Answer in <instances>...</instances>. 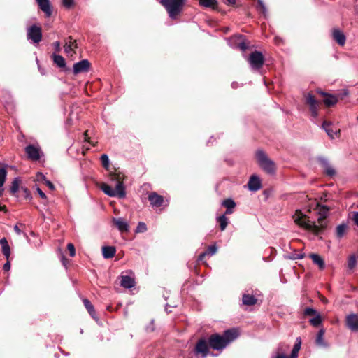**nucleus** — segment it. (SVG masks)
I'll list each match as a JSON object with an SVG mask.
<instances>
[{"label": "nucleus", "mask_w": 358, "mask_h": 358, "mask_svg": "<svg viewBox=\"0 0 358 358\" xmlns=\"http://www.w3.org/2000/svg\"><path fill=\"white\" fill-rule=\"evenodd\" d=\"M222 204L223 206L226 207V208H234L236 206V203L231 199L224 200Z\"/></svg>", "instance_id": "e433bc0d"}, {"label": "nucleus", "mask_w": 358, "mask_h": 358, "mask_svg": "<svg viewBox=\"0 0 358 358\" xmlns=\"http://www.w3.org/2000/svg\"><path fill=\"white\" fill-rule=\"evenodd\" d=\"M14 231H15L16 234H17L18 235L21 234H22V231L20 229V228L18 227L17 225H15L14 227Z\"/></svg>", "instance_id": "052dcab7"}, {"label": "nucleus", "mask_w": 358, "mask_h": 358, "mask_svg": "<svg viewBox=\"0 0 358 358\" xmlns=\"http://www.w3.org/2000/svg\"><path fill=\"white\" fill-rule=\"evenodd\" d=\"M322 127L330 138L334 139L337 136L338 131L336 129H334L331 122L324 121Z\"/></svg>", "instance_id": "6ab92c4d"}, {"label": "nucleus", "mask_w": 358, "mask_h": 358, "mask_svg": "<svg viewBox=\"0 0 358 358\" xmlns=\"http://www.w3.org/2000/svg\"><path fill=\"white\" fill-rule=\"evenodd\" d=\"M115 179H116V177L115 176H111V180H115Z\"/></svg>", "instance_id": "774afa93"}, {"label": "nucleus", "mask_w": 358, "mask_h": 358, "mask_svg": "<svg viewBox=\"0 0 358 358\" xmlns=\"http://www.w3.org/2000/svg\"><path fill=\"white\" fill-rule=\"evenodd\" d=\"M83 303H84V306L86 308V309L87 310L89 314L93 317V318H96V312H95V310L94 308V306L91 303V302L87 299H83Z\"/></svg>", "instance_id": "c756f323"}, {"label": "nucleus", "mask_w": 358, "mask_h": 358, "mask_svg": "<svg viewBox=\"0 0 358 358\" xmlns=\"http://www.w3.org/2000/svg\"><path fill=\"white\" fill-rule=\"evenodd\" d=\"M320 162L324 169L325 173L329 176H333L335 175L336 171L333 166L330 164L329 161L325 158H321Z\"/></svg>", "instance_id": "a211bd4d"}, {"label": "nucleus", "mask_w": 358, "mask_h": 358, "mask_svg": "<svg viewBox=\"0 0 358 358\" xmlns=\"http://www.w3.org/2000/svg\"><path fill=\"white\" fill-rule=\"evenodd\" d=\"M353 220H354L355 223L356 224V225L358 227V212H356L354 214Z\"/></svg>", "instance_id": "13d9d810"}, {"label": "nucleus", "mask_w": 358, "mask_h": 358, "mask_svg": "<svg viewBox=\"0 0 358 358\" xmlns=\"http://www.w3.org/2000/svg\"><path fill=\"white\" fill-rule=\"evenodd\" d=\"M27 37L33 43H38L42 39L41 28L36 24H33L28 27L27 29Z\"/></svg>", "instance_id": "0eeeda50"}, {"label": "nucleus", "mask_w": 358, "mask_h": 358, "mask_svg": "<svg viewBox=\"0 0 358 358\" xmlns=\"http://www.w3.org/2000/svg\"><path fill=\"white\" fill-rule=\"evenodd\" d=\"M304 315H306V316H310V315H316V314H318V313L313 308H306L305 310H304Z\"/></svg>", "instance_id": "a18cd8bd"}, {"label": "nucleus", "mask_w": 358, "mask_h": 358, "mask_svg": "<svg viewBox=\"0 0 358 358\" xmlns=\"http://www.w3.org/2000/svg\"><path fill=\"white\" fill-rule=\"evenodd\" d=\"M256 157L260 167L267 173L273 175L275 173V164L270 159L263 150H257Z\"/></svg>", "instance_id": "39448f33"}, {"label": "nucleus", "mask_w": 358, "mask_h": 358, "mask_svg": "<svg viewBox=\"0 0 358 358\" xmlns=\"http://www.w3.org/2000/svg\"><path fill=\"white\" fill-rule=\"evenodd\" d=\"M208 353V344L205 339H200L195 346V354L198 358H206Z\"/></svg>", "instance_id": "1a4fd4ad"}, {"label": "nucleus", "mask_w": 358, "mask_h": 358, "mask_svg": "<svg viewBox=\"0 0 358 358\" xmlns=\"http://www.w3.org/2000/svg\"><path fill=\"white\" fill-rule=\"evenodd\" d=\"M357 264V259L355 255H351L348 260V267L349 269H353Z\"/></svg>", "instance_id": "58836bf2"}, {"label": "nucleus", "mask_w": 358, "mask_h": 358, "mask_svg": "<svg viewBox=\"0 0 358 358\" xmlns=\"http://www.w3.org/2000/svg\"><path fill=\"white\" fill-rule=\"evenodd\" d=\"M7 176V171L5 168L0 169V187H2L5 182Z\"/></svg>", "instance_id": "4c0bfd02"}, {"label": "nucleus", "mask_w": 358, "mask_h": 358, "mask_svg": "<svg viewBox=\"0 0 358 358\" xmlns=\"http://www.w3.org/2000/svg\"><path fill=\"white\" fill-rule=\"evenodd\" d=\"M101 161L103 166L108 169L109 167L110 162L108 156L106 154H103L101 156Z\"/></svg>", "instance_id": "ea45409f"}, {"label": "nucleus", "mask_w": 358, "mask_h": 358, "mask_svg": "<svg viewBox=\"0 0 358 358\" xmlns=\"http://www.w3.org/2000/svg\"><path fill=\"white\" fill-rule=\"evenodd\" d=\"M186 0H160L171 19L175 20L182 13Z\"/></svg>", "instance_id": "7ed1b4c3"}, {"label": "nucleus", "mask_w": 358, "mask_h": 358, "mask_svg": "<svg viewBox=\"0 0 358 358\" xmlns=\"http://www.w3.org/2000/svg\"><path fill=\"white\" fill-rule=\"evenodd\" d=\"M227 3L229 5H233L236 3V0H226Z\"/></svg>", "instance_id": "0e129e2a"}, {"label": "nucleus", "mask_w": 358, "mask_h": 358, "mask_svg": "<svg viewBox=\"0 0 358 358\" xmlns=\"http://www.w3.org/2000/svg\"><path fill=\"white\" fill-rule=\"evenodd\" d=\"M250 190L256 192L261 188V181L257 176H252L247 184Z\"/></svg>", "instance_id": "f3484780"}, {"label": "nucleus", "mask_w": 358, "mask_h": 358, "mask_svg": "<svg viewBox=\"0 0 358 358\" xmlns=\"http://www.w3.org/2000/svg\"><path fill=\"white\" fill-rule=\"evenodd\" d=\"M294 222L299 227L312 231L314 234L318 235L322 229L311 222L309 217L300 210H296L292 216Z\"/></svg>", "instance_id": "f03ea898"}, {"label": "nucleus", "mask_w": 358, "mask_h": 358, "mask_svg": "<svg viewBox=\"0 0 358 358\" xmlns=\"http://www.w3.org/2000/svg\"><path fill=\"white\" fill-rule=\"evenodd\" d=\"M117 182L115 185V188L113 189L110 185L103 183L101 186V189L108 196L112 197H118L123 199L126 196L125 188L122 181L118 178Z\"/></svg>", "instance_id": "20e7f679"}, {"label": "nucleus", "mask_w": 358, "mask_h": 358, "mask_svg": "<svg viewBox=\"0 0 358 358\" xmlns=\"http://www.w3.org/2000/svg\"><path fill=\"white\" fill-rule=\"evenodd\" d=\"M40 9L45 13L47 17L52 15V8L49 0H36Z\"/></svg>", "instance_id": "4468645a"}, {"label": "nucleus", "mask_w": 358, "mask_h": 358, "mask_svg": "<svg viewBox=\"0 0 358 358\" xmlns=\"http://www.w3.org/2000/svg\"><path fill=\"white\" fill-rule=\"evenodd\" d=\"M232 213H233V208H227L225 213L223 215H225V216H226L227 215L231 214Z\"/></svg>", "instance_id": "680f3d73"}, {"label": "nucleus", "mask_w": 358, "mask_h": 358, "mask_svg": "<svg viewBox=\"0 0 358 358\" xmlns=\"http://www.w3.org/2000/svg\"><path fill=\"white\" fill-rule=\"evenodd\" d=\"M84 136H85V141L90 143L89 141V137L87 136V131L85 132Z\"/></svg>", "instance_id": "69168bd1"}, {"label": "nucleus", "mask_w": 358, "mask_h": 358, "mask_svg": "<svg viewBox=\"0 0 358 358\" xmlns=\"http://www.w3.org/2000/svg\"><path fill=\"white\" fill-rule=\"evenodd\" d=\"M53 61L55 64H57V66L60 68H64L66 66L65 60L64 57L61 55L53 54L52 55Z\"/></svg>", "instance_id": "7c9ffc66"}, {"label": "nucleus", "mask_w": 358, "mask_h": 358, "mask_svg": "<svg viewBox=\"0 0 358 358\" xmlns=\"http://www.w3.org/2000/svg\"><path fill=\"white\" fill-rule=\"evenodd\" d=\"M20 189V180L18 178H14L10 187L11 194L15 196L17 191Z\"/></svg>", "instance_id": "473e14b6"}, {"label": "nucleus", "mask_w": 358, "mask_h": 358, "mask_svg": "<svg viewBox=\"0 0 358 358\" xmlns=\"http://www.w3.org/2000/svg\"><path fill=\"white\" fill-rule=\"evenodd\" d=\"M53 46H54V48H55V50L57 52H60L61 50V47H60V43L59 41H55L54 43H53Z\"/></svg>", "instance_id": "6e6d98bb"}, {"label": "nucleus", "mask_w": 358, "mask_h": 358, "mask_svg": "<svg viewBox=\"0 0 358 358\" xmlns=\"http://www.w3.org/2000/svg\"><path fill=\"white\" fill-rule=\"evenodd\" d=\"M346 229H347L346 224H339L336 227V230L337 237L339 238H342L344 236V234L346 231Z\"/></svg>", "instance_id": "72a5a7b5"}, {"label": "nucleus", "mask_w": 358, "mask_h": 358, "mask_svg": "<svg viewBox=\"0 0 358 358\" xmlns=\"http://www.w3.org/2000/svg\"><path fill=\"white\" fill-rule=\"evenodd\" d=\"M148 200L153 207H160L164 203L163 196L156 192H151L148 195Z\"/></svg>", "instance_id": "ddd939ff"}, {"label": "nucleus", "mask_w": 358, "mask_h": 358, "mask_svg": "<svg viewBox=\"0 0 358 358\" xmlns=\"http://www.w3.org/2000/svg\"><path fill=\"white\" fill-rule=\"evenodd\" d=\"M78 48V45L76 41H73L71 36L68 37L65 40L64 51L67 55H72L74 52L73 50Z\"/></svg>", "instance_id": "2eb2a0df"}, {"label": "nucleus", "mask_w": 358, "mask_h": 358, "mask_svg": "<svg viewBox=\"0 0 358 358\" xmlns=\"http://www.w3.org/2000/svg\"><path fill=\"white\" fill-rule=\"evenodd\" d=\"M21 190L24 192V196L25 199H28L30 197L31 194L29 191L26 187H21Z\"/></svg>", "instance_id": "603ef678"}, {"label": "nucleus", "mask_w": 358, "mask_h": 358, "mask_svg": "<svg viewBox=\"0 0 358 358\" xmlns=\"http://www.w3.org/2000/svg\"><path fill=\"white\" fill-rule=\"evenodd\" d=\"M322 94L325 96L323 101L326 106L329 107L332 106L338 102V99L336 96L323 92Z\"/></svg>", "instance_id": "a878e982"}, {"label": "nucleus", "mask_w": 358, "mask_h": 358, "mask_svg": "<svg viewBox=\"0 0 358 358\" xmlns=\"http://www.w3.org/2000/svg\"><path fill=\"white\" fill-rule=\"evenodd\" d=\"M217 250V248L215 245H210L205 252H203L199 255L198 259L199 261H202L203 259V258L205 257V256H206V255L212 256L216 253Z\"/></svg>", "instance_id": "bb28decb"}, {"label": "nucleus", "mask_w": 358, "mask_h": 358, "mask_svg": "<svg viewBox=\"0 0 358 358\" xmlns=\"http://www.w3.org/2000/svg\"><path fill=\"white\" fill-rule=\"evenodd\" d=\"M199 3L205 8H215L217 5V0H199Z\"/></svg>", "instance_id": "2f4dec72"}, {"label": "nucleus", "mask_w": 358, "mask_h": 358, "mask_svg": "<svg viewBox=\"0 0 358 358\" xmlns=\"http://www.w3.org/2000/svg\"><path fill=\"white\" fill-rule=\"evenodd\" d=\"M10 268V264L8 261V259H7V262L4 264L3 266V269L5 271H8Z\"/></svg>", "instance_id": "4d7b16f0"}, {"label": "nucleus", "mask_w": 358, "mask_h": 358, "mask_svg": "<svg viewBox=\"0 0 358 358\" xmlns=\"http://www.w3.org/2000/svg\"><path fill=\"white\" fill-rule=\"evenodd\" d=\"M113 222L121 232H127L129 230L128 223L122 217H114Z\"/></svg>", "instance_id": "dca6fc26"}, {"label": "nucleus", "mask_w": 358, "mask_h": 358, "mask_svg": "<svg viewBox=\"0 0 358 358\" xmlns=\"http://www.w3.org/2000/svg\"><path fill=\"white\" fill-rule=\"evenodd\" d=\"M90 68V63L87 59H83L80 62L73 64V71L75 75L80 73L87 72Z\"/></svg>", "instance_id": "9d476101"}, {"label": "nucleus", "mask_w": 358, "mask_h": 358, "mask_svg": "<svg viewBox=\"0 0 358 358\" xmlns=\"http://www.w3.org/2000/svg\"><path fill=\"white\" fill-rule=\"evenodd\" d=\"M120 285L124 288L130 289L134 287L135 281L134 278L129 275H122L121 277Z\"/></svg>", "instance_id": "4be33fe9"}, {"label": "nucleus", "mask_w": 358, "mask_h": 358, "mask_svg": "<svg viewBox=\"0 0 358 358\" xmlns=\"http://www.w3.org/2000/svg\"><path fill=\"white\" fill-rule=\"evenodd\" d=\"M304 257H305V254L304 253H298L296 252H294L290 256H289V258L291 259L296 260V259H301Z\"/></svg>", "instance_id": "c03bdc74"}, {"label": "nucleus", "mask_w": 358, "mask_h": 358, "mask_svg": "<svg viewBox=\"0 0 358 358\" xmlns=\"http://www.w3.org/2000/svg\"><path fill=\"white\" fill-rule=\"evenodd\" d=\"M62 3L66 8H70L73 4V0H62Z\"/></svg>", "instance_id": "8fccbe9b"}, {"label": "nucleus", "mask_w": 358, "mask_h": 358, "mask_svg": "<svg viewBox=\"0 0 358 358\" xmlns=\"http://www.w3.org/2000/svg\"><path fill=\"white\" fill-rule=\"evenodd\" d=\"M328 211H329V208L327 206H321L319 210V214L320 215V218L327 217V216L328 215Z\"/></svg>", "instance_id": "a19ab883"}, {"label": "nucleus", "mask_w": 358, "mask_h": 358, "mask_svg": "<svg viewBox=\"0 0 358 358\" xmlns=\"http://www.w3.org/2000/svg\"><path fill=\"white\" fill-rule=\"evenodd\" d=\"M300 348L301 347H299V345H294L289 358H297Z\"/></svg>", "instance_id": "37998d69"}, {"label": "nucleus", "mask_w": 358, "mask_h": 358, "mask_svg": "<svg viewBox=\"0 0 358 358\" xmlns=\"http://www.w3.org/2000/svg\"><path fill=\"white\" fill-rule=\"evenodd\" d=\"M217 222L220 224V228L221 231L225 230L226 227L228 225L229 220L228 218L225 216V215H222L217 217Z\"/></svg>", "instance_id": "c85d7f7f"}, {"label": "nucleus", "mask_w": 358, "mask_h": 358, "mask_svg": "<svg viewBox=\"0 0 358 358\" xmlns=\"http://www.w3.org/2000/svg\"><path fill=\"white\" fill-rule=\"evenodd\" d=\"M36 178L38 181L44 182L46 180L45 176L42 173H38L36 174Z\"/></svg>", "instance_id": "3c124183"}, {"label": "nucleus", "mask_w": 358, "mask_h": 358, "mask_svg": "<svg viewBox=\"0 0 358 358\" xmlns=\"http://www.w3.org/2000/svg\"><path fill=\"white\" fill-rule=\"evenodd\" d=\"M334 39L340 45H344L346 41L345 34L339 29H335L332 32Z\"/></svg>", "instance_id": "412c9836"}, {"label": "nucleus", "mask_w": 358, "mask_h": 358, "mask_svg": "<svg viewBox=\"0 0 358 358\" xmlns=\"http://www.w3.org/2000/svg\"><path fill=\"white\" fill-rule=\"evenodd\" d=\"M238 336L236 329H229L224 332L223 335L213 334L209 337V346L214 350H223L230 342Z\"/></svg>", "instance_id": "f257e3e1"}, {"label": "nucleus", "mask_w": 358, "mask_h": 358, "mask_svg": "<svg viewBox=\"0 0 358 358\" xmlns=\"http://www.w3.org/2000/svg\"><path fill=\"white\" fill-rule=\"evenodd\" d=\"M229 42L231 45L236 46L243 51H245L248 48V44L241 36H234L229 40Z\"/></svg>", "instance_id": "9b49d317"}, {"label": "nucleus", "mask_w": 358, "mask_h": 358, "mask_svg": "<svg viewBox=\"0 0 358 358\" xmlns=\"http://www.w3.org/2000/svg\"><path fill=\"white\" fill-rule=\"evenodd\" d=\"M294 345H299V347H301V340L299 337L296 338V343Z\"/></svg>", "instance_id": "e2e57ef3"}, {"label": "nucleus", "mask_w": 358, "mask_h": 358, "mask_svg": "<svg viewBox=\"0 0 358 358\" xmlns=\"http://www.w3.org/2000/svg\"><path fill=\"white\" fill-rule=\"evenodd\" d=\"M310 323L311 324V325L315 327L320 326L322 323V317L320 314H316V315L314 317L311 318L310 320Z\"/></svg>", "instance_id": "f704fd0d"}, {"label": "nucleus", "mask_w": 358, "mask_h": 358, "mask_svg": "<svg viewBox=\"0 0 358 358\" xmlns=\"http://www.w3.org/2000/svg\"><path fill=\"white\" fill-rule=\"evenodd\" d=\"M36 191L41 199H45L47 198L45 194L39 187H37Z\"/></svg>", "instance_id": "5fc2aeb1"}, {"label": "nucleus", "mask_w": 358, "mask_h": 358, "mask_svg": "<svg viewBox=\"0 0 358 358\" xmlns=\"http://www.w3.org/2000/svg\"><path fill=\"white\" fill-rule=\"evenodd\" d=\"M317 108H318V105H315V106H310V112H311V115L313 117H317Z\"/></svg>", "instance_id": "09e8293b"}, {"label": "nucleus", "mask_w": 358, "mask_h": 358, "mask_svg": "<svg viewBox=\"0 0 358 358\" xmlns=\"http://www.w3.org/2000/svg\"><path fill=\"white\" fill-rule=\"evenodd\" d=\"M257 2H258V6H259L261 12L264 15H266L267 10H266V6L264 5V2L262 1V0H258Z\"/></svg>", "instance_id": "49530a36"}, {"label": "nucleus", "mask_w": 358, "mask_h": 358, "mask_svg": "<svg viewBox=\"0 0 358 358\" xmlns=\"http://www.w3.org/2000/svg\"><path fill=\"white\" fill-rule=\"evenodd\" d=\"M306 103L309 105V106L318 105V103H317V100L315 99L314 96L310 93H308L306 95Z\"/></svg>", "instance_id": "c9c22d12"}, {"label": "nucleus", "mask_w": 358, "mask_h": 358, "mask_svg": "<svg viewBox=\"0 0 358 358\" xmlns=\"http://www.w3.org/2000/svg\"><path fill=\"white\" fill-rule=\"evenodd\" d=\"M242 301L244 305L253 306L257 303V299L253 295L244 294L242 297Z\"/></svg>", "instance_id": "cd10ccee"}, {"label": "nucleus", "mask_w": 358, "mask_h": 358, "mask_svg": "<svg viewBox=\"0 0 358 358\" xmlns=\"http://www.w3.org/2000/svg\"><path fill=\"white\" fill-rule=\"evenodd\" d=\"M25 152L27 157L32 161H38L42 154L41 148L38 145H28L25 148Z\"/></svg>", "instance_id": "6e6552de"}, {"label": "nucleus", "mask_w": 358, "mask_h": 358, "mask_svg": "<svg viewBox=\"0 0 358 358\" xmlns=\"http://www.w3.org/2000/svg\"><path fill=\"white\" fill-rule=\"evenodd\" d=\"M146 230H147L146 224L144 222H141L138 224V226L136 229V233H142V232H145Z\"/></svg>", "instance_id": "79ce46f5"}, {"label": "nucleus", "mask_w": 358, "mask_h": 358, "mask_svg": "<svg viewBox=\"0 0 358 358\" xmlns=\"http://www.w3.org/2000/svg\"><path fill=\"white\" fill-rule=\"evenodd\" d=\"M238 83H234V82L232 83V84H231V86H232L233 88L238 87Z\"/></svg>", "instance_id": "338daca9"}, {"label": "nucleus", "mask_w": 358, "mask_h": 358, "mask_svg": "<svg viewBox=\"0 0 358 358\" xmlns=\"http://www.w3.org/2000/svg\"><path fill=\"white\" fill-rule=\"evenodd\" d=\"M67 249L69 251L70 256L74 257L76 255V250H75L74 245L70 243L67 245Z\"/></svg>", "instance_id": "de8ad7c7"}, {"label": "nucleus", "mask_w": 358, "mask_h": 358, "mask_svg": "<svg viewBox=\"0 0 358 358\" xmlns=\"http://www.w3.org/2000/svg\"><path fill=\"white\" fill-rule=\"evenodd\" d=\"M0 244L1 245L2 253L6 259H8L10 255V249L8 241L6 238H3L0 239Z\"/></svg>", "instance_id": "b1692460"}, {"label": "nucleus", "mask_w": 358, "mask_h": 358, "mask_svg": "<svg viewBox=\"0 0 358 358\" xmlns=\"http://www.w3.org/2000/svg\"><path fill=\"white\" fill-rule=\"evenodd\" d=\"M247 60L251 69L257 71L262 67L264 63V57L261 52L255 50L250 55Z\"/></svg>", "instance_id": "423d86ee"}, {"label": "nucleus", "mask_w": 358, "mask_h": 358, "mask_svg": "<svg viewBox=\"0 0 358 358\" xmlns=\"http://www.w3.org/2000/svg\"><path fill=\"white\" fill-rule=\"evenodd\" d=\"M116 250L113 246H103L102 248V255L105 259H110L115 256Z\"/></svg>", "instance_id": "5701e85b"}, {"label": "nucleus", "mask_w": 358, "mask_h": 358, "mask_svg": "<svg viewBox=\"0 0 358 358\" xmlns=\"http://www.w3.org/2000/svg\"><path fill=\"white\" fill-rule=\"evenodd\" d=\"M43 182L50 189L53 190L55 189L54 185L50 180L46 179Z\"/></svg>", "instance_id": "864d4df0"}, {"label": "nucleus", "mask_w": 358, "mask_h": 358, "mask_svg": "<svg viewBox=\"0 0 358 358\" xmlns=\"http://www.w3.org/2000/svg\"><path fill=\"white\" fill-rule=\"evenodd\" d=\"M310 258L313 260V263L317 265L320 269H324L325 264L323 259L317 254L311 253L309 255Z\"/></svg>", "instance_id": "393cba45"}, {"label": "nucleus", "mask_w": 358, "mask_h": 358, "mask_svg": "<svg viewBox=\"0 0 358 358\" xmlns=\"http://www.w3.org/2000/svg\"><path fill=\"white\" fill-rule=\"evenodd\" d=\"M273 358H288L285 354H278L275 356H273Z\"/></svg>", "instance_id": "bf43d9fd"}, {"label": "nucleus", "mask_w": 358, "mask_h": 358, "mask_svg": "<svg viewBox=\"0 0 358 358\" xmlns=\"http://www.w3.org/2000/svg\"><path fill=\"white\" fill-rule=\"evenodd\" d=\"M346 325L352 331H358V315L350 314L346 316Z\"/></svg>", "instance_id": "f8f14e48"}, {"label": "nucleus", "mask_w": 358, "mask_h": 358, "mask_svg": "<svg viewBox=\"0 0 358 358\" xmlns=\"http://www.w3.org/2000/svg\"><path fill=\"white\" fill-rule=\"evenodd\" d=\"M324 334L325 330L324 329H320L319 331L317 332L316 338H315V343L317 345L322 348H328L329 345L324 340Z\"/></svg>", "instance_id": "aec40b11"}]
</instances>
